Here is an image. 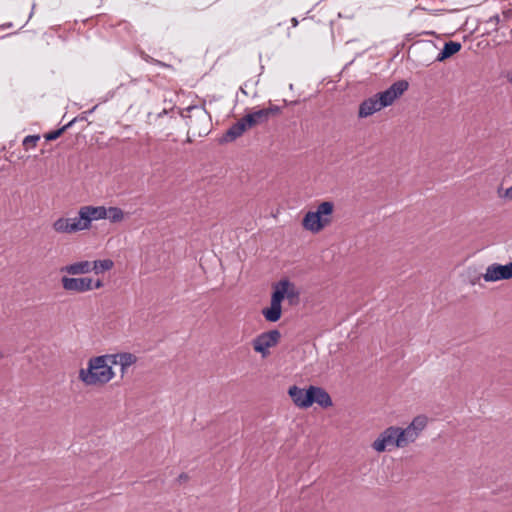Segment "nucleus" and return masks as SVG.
Returning a JSON list of instances; mask_svg holds the SVG:
<instances>
[{
	"mask_svg": "<svg viewBox=\"0 0 512 512\" xmlns=\"http://www.w3.org/2000/svg\"><path fill=\"white\" fill-rule=\"evenodd\" d=\"M115 377L109 354L92 357L86 368L78 372L79 380L85 386H103Z\"/></svg>",
	"mask_w": 512,
	"mask_h": 512,
	"instance_id": "obj_1",
	"label": "nucleus"
},
{
	"mask_svg": "<svg viewBox=\"0 0 512 512\" xmlns=\"http://www.w3.org/2000/svg\"><path fill=\"white\" fill-rule=\"evenodd\" d=\"M408 86L409 84L407 81L400 80L393 83L385 91L379 92L374 96L364 100L359 106V118H367L380 111L382 108L390 106L408 89Z\"/></svg>",
	"mask_w": 512,
	"mask_h": 512,
	"instance_id": "obj_2",
	"label": "nucleus"
},
{
	"mask_svg": "<svg viewBox=\"0 0 512 512\" xmlns=\"http://www.w3.org/2000/svg\"><path fill=\"white\" fill-rule=\"evenodd\" d=\"M334 205L332 202L324 201L320 203L316 211H309L303 218V227L313 233L321 231L329 222L330 216L333 212Z\"/></svg>",
	"mask_w": 512,
	"mask_h": 512,
	"instance_id": "obj_3",
	"label": "nucleus"
},
{
	"mask_svg": "<svg viewBox=\"0 0 512 512\" xmlns=\"http://www.w3.org/2000/svg\"><path fill=\"white\" fill-rule=\"evenodd\" d=\"M393 447H405L400 427L396 426L386 428L372 443V448L377 452L391 450Z\"/></svg>",
	"mask_w": 512,
	"mask_h": 512,
	"instance_id": "obj_4",
	"label": "nucleus"
},
{
	"mask_svg": "<svg viewBox=\"0 0 512 512\" xmlns=\"http://www.w3.org/2000/svg\"><path fill=\"white\" fill-rule=\"evenodd\" d=\"M280 338L281 333L276 329L263 332L253 339V349L265 358L269 355V349L276 346Z\"/></svg>",
	"mask_w": 512,
	"mask_h": 512,
	"instance_id": "obj_5",
	"label": "nucleus"
},
{
	"mask_svg": "<svg viewBox=\"0 0 512 512\" xmlns=\"http://www.w3.org/2000/svg\"><path fill=\"white\" fill-rule=\"evenodd\" d=\"M78 217L83 230H88L93 221L106 219V208L104 206H82L78 210Z\"/></svg>",
	"mask_w": 512,
	"mask_h": 512,
	"instance_id": "obj_6",
	"label": "nucleus"
},
{
	"mask_svg": "<svg viewBox=\"0 0 512 512\" xmlns=\"http://www.w3.org/2000/svg\"><path fill=\"white\" fill-rule=\"evenodd\" d=\"M428 423V418L425 415L416 416L406 428H400L402 439L404 440L405 447L413 443L425 429Z\"/></svg>",
	"mask_w": 512,
	"mask_h": 512,
	"instance_id": "obj_7",
	"label": "nucleus"
},
{
	"mask_svg": "<svg viewBox=\"0 0 512 512\" xmlns=\"http://www.w3.org/2000/svg\"><path fill=\"white\" fill-rule=\"evenodd\" d=\"M274 295H280L279 300L282 302L287 299L290 305H295L299 302L300 292L294 283L287 279L280 280L273 287Z\"/></svg>",
	"mask_w": 512,
	"mask_h": 512,
	"instance_id": "obj_8",
	"label": "nucleus"
},
{
	"mask_svg": "<svg viewBox=\"0 0 512 512\" xmlns=\"http://www.w3.org/2000/svg\"><path fill=\"white\" fill-rule=\"evenodd\" d=\"M52 229L59 234H73L84 231L79 217H59L52 223Z\"/></svg>",
	"mask_w": 512,
	"mask_h": 512,
	"instance_id": "obj_9",
	"label": "nucleus"
},
{
	"mask_svg": "<svg viewBox=\"0 0 512 512\" xmlns=\"http://www.w3.org/2000/svg\"><path fill=\"white\" fill-rule=\"evenodd\" d=\"M61 285L67 292L85 293L91 291V278L90 277H68L61 278Z\"/></svg>",
	"mask_w": 512,
	"mask_h": 512,
	"instance_id": "obj_10",
	"label": "nucleus"
},
{
	"mask_svg": "<svg viewBox=\"0 0 512 512\" xmlns=\"http://www.w3.org/2000/svg\"><path fill=\"white\" fill-rule=\"evenodd\" d=\"M483 278L487 282L507 280L512 278V262L506 265L492 264L486 269Z\"/></svg>",
	"mask_w": 512,
	"mask_h": 512,
	"instance_id": "obj_11",
	"label": "nucleus"
},
{
	"mask_svg": "<svg viewBox=\"0 0 512 512\" xmlns=\"http://www.w3.org/2000/svg\"><path fill=\"white\" fill-rule=\"evenodd\" d=\"M288 394L297 407L308 408L311 406L310 387L308 389H303L294 385L289 388Z\"/></svg>",
	"mask_w": 512,
	"mask_h": 512,
	"instance_id": "obj_12",
	"label": "nucleus"
},
{
	"mask_svg": "<svg viewBox=\"0 0 512 512\" xmlns=\"http://www.w3.org/2000/svg\"><path fill=\"white\" fill-rule=\"evenodd\" d=\"M278 111L279 108L276 106L264 108L247 114L243 118L245 119V122L248 124V126L252 128L258 124L266 122L272 114L277 113Z\"/></svg>",
	"mask_w": 512,
	"mask_h": 512,
	"instance_id": "obj_13",
	"label": "nucleus"
},
{
	"mask_svg": "<svg viewBox=\"0 0 512 512\" xmlns=\"http://www.w3.org/2000/svg\"><path fill=\"white\" fill-rule=\"evenodd\" d=\"M109 356L111 360V365H120L122 376H124L128 368L134 365L138 360L137 356L130 352L109 354Z\"/></svg>",
	"mask_w": 512,
	"mask_h": 512,
	"instance_id": "obj_14",
	"label": "nucleus"
},
{
	"mask_svg": "<svg viewBox=\"0 0 512 512\" xmlns=\"http://www.w3.org/2000/svg\"><path fill=\"white\" fill-rule=\"evenodd\" d=\"M279 298H280V295L272 294L270 307L264 308L262 310V315L269 322H277L281 318V314H282L281 303L282 302L279 300Z\"/></svg>",
	"mask_w": 512,
	"mask_h": 512,
	"instance_id": "obj_15",
	"label": "nucleus"
},
{
	"mask_svg": "<svg viewBox=\"0 0 512 512\" xmlns=\"http://www.w3.org/2000/svg\"><path fill=\"white\" fill-rule=\"evenodd\" d=\"M60 271L68 275H84L92 272L91 261L82 260L63 266Z\"/></svg>",
	"mask_w": 512,
	"mask_h": 512,
	"instance_id": "obj_16",
	"label": "nucleus"
},
{
	"mask_svg": "<svg viewBox=\"0 0 512 512\" xmlns=\"http://www.w3.org/2000/svg\"><path fill=\"white\" fill-rule=\"evenodd\" d=\"M311 393V405L317 403L323 408L332 406V399L330 395L322 388L316 386H310Z\"/></svg>",
	"mask_w": 512,
	"mask_h": 512,
	"instance_id": "obj_17",
	"label": "nucleus"
},
{
	"mask_svg": "<svg viewBox=\"0 0 512 512\" xmlns=\"http://www.w3.org/2000/svg\"><path fill=\"white\" fill-rule=\"evenodd\" d=\"M248 128L250 127L245 122V119H240L227 130L224 136V141H234L240 137Z\"/></svg>",
	"mask_w": 512,
	"mask_h": 512,
	"instance_id": "obj_18",
	"label": "nucleus"
},
{
	"mask_svg": "<svg viewBox=\"0 0 512 512\" xmlns=\"http://www.w3.org/2000/svg\"><path fill=\"white\" fill-rule=\"evenodd\" d=\"M461 43L449 41L444 44L443 49L441 52L437 55L436 61L442 62L446 60L447 58L451 57L455 53L459 52L461 49Z\"/></svg>",
	"mask_w": 512,
	"mask_h": 512,
	"instance_id": "obj_19",
	"label": "nucleus"
},
{
	"mask_svg": "<svg viewBox=\"0 0 512 512\" xmlns=\"http://www.w3.org/2000/svg\"><path fill=\"white\" fill-rule=\"evenodd\" d=\"M114 267V262L111 259H102L91 261V269L96 275L103 274Z\"/></svg>",
	"mask_w": 512,
	"mask_h": 512,
	"instance_id": "obj_20",
	"label": "nucleus"
},
{
	"mask_svg": "<svg viewBox=\"0 0 512 512\" xmlns=\"http://www.w3.org/2000/svg\"><path fill=\"white\" fill-rule=\"evenodd\" d=\"M106 219L113 223L120 222L124 219V212L118 207L106 208Z\"/></svg>",
	"mask_w": 512,
	"mask_h": 512,
	"instance_id": "obj_21",
	"label": "nucleus"
},
{
	"mask_svg": "<svg viewBox=\"0 0 512 512\" xmlns=\"http://www.w3.org/2000/svg\"><path fill=\"white\" fill-rule=\"evenodd\" d=\"M75 122V119H73L72 121H70L69 123H67L66 125H64L62 128L58 129V130H55V131H51L49 133H47L45 135V139L47 141H52V140H56L58 137H60L62 135V133L68 129L69 127H71L73 125V123Z\"/></svg>",
	"mask_w": 512,
	"mask_h": 512,
	"instance_id": "obj_22",
	"label": "nucleus"
},
{
	"mask_svg": "<svg viewBox=\"0 0 512 512\" xmlns=\"http://www.w3.org/2000/svg\"><path fill=\"white\" fill-rule=\"evenodd\" d=\"M40 137L38 135H28L23 140V146L26 149H30L36 146V143L39 141Z\"/></svg>",
	"mask_w": 512,
	"mask_h": 512,
	"instance_id": "obj_23",
	"label": "nucleus"
},
{
	"mask_svg": "<svg viewBox=\"0 0 512 512\" xmlns=\"http://www.w3.org/2000/svg\"><path fill=\"white\" fill-rule=\"evenodd\" d=\"M499 197L512 200V186L501 192L499 190Z\"/></svg>",
	"mask_w": 512,
	"mask_h": 512,
	"instance_id": "obj_24",
	"label": "nucleus"
},
{
	"mask_svg": "<svg viewBox=\"0 0 512 512\" xmlns=\"http://www.w3.org/2000/svg\"><path fill=\"white\" fill-rule=\"evenodd\" d=\"M103 286H104V283H103V281H102V280H100V279L93 280V279L91 278V290H93V289H100V288H102Z\"/></svg>",
	"mask_w": 512,
	"mask_h": 512,
	"instance_id": "obj_25",
	"label": "nucleus"
},
{
	"mask_svg": "<svg viewBox=\"0 0 512 512\" xmlns=\"http://www.w3.org/2000/svg\"><path fill=\"white\" fill-rule=\"evenodd\" d=\"M293 27H296L298 25V20L296 18L291 19Z\"/></svg>",
	"mask_w": 512,
	"mask_h": 512,
	"instance_id": "obj_26",
	"label": "nucleus"
},
{
	"mask_svg": "<svg viewBox=\"0 0 512 512\" xmlns=\"http://www.w3.org/2000/svg\"><path fill=\"white\" fill-rule=\"evenodd\" d=\"M508 82L512 85V73L507 76Z\"/></svg>",
	"mask_w": 512,
	"mask_h": 512,
	"instance_id": "obj_27",
	"label": "nucleus"
},
{
	"mask_svg": "<svg viewBox=\"0 0 512 512\" xmlns=\"http://www.w3.org/2000/svg\"><path fill=\"white\" fill-rule=\"evenodd\" d=\"M186 478H187V476L185 474L180 475V479H186Z\"/></svg>",
	"mask_w": 512,
	"mask_h": 512,
	"instance_id": "obj_28",
	"label": "nucleus"
},
{
	"mask_svg": "<svg viewBox=\"0 0 512 512\" xmlns=\"http://www.w3.org/2000/svg\"><path fill=\"white\" fill-rule=\"evenodd\" d=\"M240 90H241V92H242L243 94H246V91H245V89H243V88H240Z\"/></svg>",
	"mask_w": 512,
	"mask_h": 512,
	"instance_id": "obj_29",
	"label": "nucleus"
}]
</instances>
